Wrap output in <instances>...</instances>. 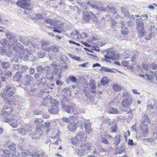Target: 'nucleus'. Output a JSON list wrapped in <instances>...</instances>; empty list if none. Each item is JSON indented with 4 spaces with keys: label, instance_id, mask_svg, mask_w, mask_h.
<instances>
[{
    "label": "nucleus",
    "instance_id": "0e129e2a",
    "mask_svg": "<svg viewBox=\"0 0 157 157\" xmlns=\"http://www.w3.org/2000/svg\"><path fill=\"white\" fill-rule=\"evenodd\" d=\"M86 63H84L79 65V67H86Z\"/></svg>",
    "mask_w": 157,
    "mask_h": 157
},
{
    "label": "nucleus",
    "instance_id": "9b49d317",
    "mask_svg": "<svg viewBox=\"0 0 157 157\" xmlns=\"http://www.w3.org/2000/svg\"><path fill=\"white\" fill-rule=\"evenodd\" d=\"M45 21L48 23L50 24V25L54 26V28H60L58 27V23L60 21H55V20H52L51 19H48L45 20Z\"/></svg>",
    "mask_w": 157,
    "mask_h": 157
},
{
    "label": "nucleus",
    "instance_id": "72a5a7b5",
    "mask_svg": "<svg viewBox=\"0 0 157 157\" xmlns=\"http://www.w3.org/2000/svg\"><path fill=\"white\" fill-rule=\"evenodd\" d=\"M112 133L116 132L117 130V128L116 125H114L112 126L111 128Z\"/></svg>",
    "mask_w": 157,
    "mask_h": 157
},
{
    "label": "nucleus",
    "instance_id": "f257e3e1",
    "mask_svg": "<svg viewBox=\"0 0 157 157\" xmlns=\"http://www.w3.org/2000/svg\"><path fill=\"white\" fill-rule=\"evenodd\" d=\"M13 111L12 107L10 106H4L2 111V115L3 116L2 121L6 122H8L12 127L16 128L18 126V121L15 119V118H7L6 117L10 115Z\"/></svg>",
    "mask_w": 157,
    "mask_h": 157
},
{
    "label": "nucleus",
    "instance_id": "ea45409f",
    "mask_svg": "<svg viewBox=\"0 0 157 157\" xmlns=\"http://www.w3.org/2000/svg\"><path fill=\"white\" fill-rule=\"evenodd\" d=\"M136 56H134L133 57H132L131 58V61L134 63H133L132 64V66H133L134 65L136 64Z\"/></svg>",
    "mask_w": 157,
    "mask_h": 157
},
{
    "label": "nucleus",
    "instance_id": "20e7f679",
    "mask_svg": "<svg viewBox=\"0 0 157 157\" xmlns=\"http://www.w3.org/2000/svg\"><path fill=\"white\" fill-rule=\"evenodd\" d=\"M91 147V144L89 143H81L76 151L78 155L82 156L86 152L90 150Z\"/></svg>",
    "mask_w": 157,
    "mask_h": 157
},
{
    "label": "nucleus",
    "instance_id": "cd10ccee",
    "mask_svg": "<svg viewBox=\"0 0 157 157\" xmlns=\"http://www.w3.org/2000/svg\"><path fill=\"white\" fill-rule=\"evenodd\" d=\"M144 120L143 121V123H145L146 122L150 123V121L149 118L148 117L147 115L145 114L144 115Z\"/></svg>",
    "mask_w": 157,
    "mask_h": 157
},
{
    "label": "nucleus",
    "instance_id": "39448f33",
    "mask_svg": "<svg viewBox=\"0 0 157 157\" xmlns=\"http://www.w3.org/2000/svg\"><path fill=\"white\" fill-rule=\"evenodd\" d=\"M136 30L138 33L139 36L141 37L145 33L144 24L141 21L140 18L137 19L136 21Z\"/></svg>",
    "mask_w": 157,
    "mask_h": 157
},
{
    "label": "nucleus",
    "instance_id": "1a4fd4ad",
    "mask_svg": "<svg viewBox=\"0 0 157 157\" xmlns=\"http://www.w3.org/2000/svg\"><path fill=\"white\" fill-rule=\"evenodd\" d=\"M83 19L86 21H89L92 18L94 20H97L95 15L92 13L86 12L84 13L83 15Z\"/></svg>",
    "mask_w": 157,
    "mask_h": 157
},
{
    "label": "nucleus",
    "instance_id": "f704fd0d",
    "mask_svg": "<svg viewBox=\"0 0 157 157\" xmlns=\"http://www.w3.org/2000/svg\"><path fill=\"white\" fill-rule=\"evenodd\" d=\"M148 17V15L147 14L142 15L141 16V18H140V20H141L142 21H145L147 20Z\"/></svg>",
    "mask_w": 157,
    "mask_h": 157
},
{
    "label": "nucleus",
    "instance_id": "a18cd8bd",
    "mask_svg": "<svg viewBox=\"0 0 157 157\" xmlns=\"http://www.w3.org/2000/svg\"><path fill=\"white\" fill-rule=\"evenodd\" d=\"M102 142L105 144H109V142L108 140L105 138H102Z\"/></svg>",
    "mask_w": 157,
    "mask_h": 157
},
{
    "label": "nucleus",
    "instance_id": "3c124183",
    "mask_svg": "<svg viewBox=\"0 0 157 157\" xmlns=\"http://www.w3.org/2000/svg\"><path fill=\"white\" fill-rule=\"evenodd\" d=\"M56 84L57 85H61L63 84V82L59 80H57L56 81Z\"/></svg>",
    "mask_w": 157,
    "mask_h": 157
},
{
    "label": "nucleus",
    "instance_id": "6e6552de",
    "mask_svg": "<svg viewBox=\"0 0 157 157\" xmlns=\"http://www.w3.org/2000/svg\"><path fill=\"white\" fill-rule=\"evenodd\" d=\"M132 102V99L129 98L124 99L121 102V105L124 108H128L131 105Z\"/></svg>",
    "mask_w": 157,
    "mask_h": 157
},
{
    "label": "nucleus",
    "instance_id": "6ab92c4d",
    "mask_svg": "<svg viewBox=\"0 0 157 157\" xmlns=\"http://www.w3.org/2000/svg\"><path fill=\"white\" fill-rule=\"evenodd\" d=\"M63 107L65 111L67 113H72L75 114H76L75 113H74V109L71 106L67 107V106H65Z\"/></svg>",
    "mask_w": 157,
    "mask_h": 157
},
{
    "label": "nucleus",
    "instance_id": "2eb2a0df",
    "mask_svg": "<svg viewBox=\"0 0 157 157\" xmlns=\"http://www.w3.org/2000/svg\"><path fill=\"white\" fill-rule=\"evenodd\" d=\"M121 32L122 34L124 35H127L128 33V30L127 27L123 22L121 24Z\"/></svg>",
    "mask_w": 157,
    "mask_h": 157
},
{
    "label": "nucleus",
    "instance_id": "ddd939ff",
    "mask_svg": "<svg viewBox=\"0 0 157 157\" xmlns=\"http://www.w3.org/2000/svg\"><path fill=\"white\" fill-rule=\"evenodd\" d=\"M89 86L90 88V92L92 94L95 93L96 91V86L94 81L93 80H90Z\"/></svg>",
    "mask_w": 157,
    "mask_h": 157
},
{
    "label": "nucleus",
    "instance_id": "473e14b6",
    "mask_svg": "<svg viewBox=\"0 0 157 157\" xmlns=\"http://www.w3.org/2000/svg\"><path fill=\"white\" fill-rule=\"evenodd\" d=\"M18 132L21 134H24L25 133V131L24 128H19L17 129Z\"/></svg>",
    "mask_w": 157,
    "mask_h": 157
},
{
    "label": "nucleus",
    "instance_id": "c756f323",
    "mask_svg": "<svg viewBox=\"0 0 157 157\" xmlns=\"http://www.w3.org/2000/svg\"><path fill=\"white\" fill-rule=\"evenodd\" d=\"M69 56L70 57H71L72 59L78 61H80L81 60V59L80 57H78V56H73V55L71 54H69Z\"/></svg>",
    "mask_w": 157,
    "mask_h": 157
},
{
    "label": "nucleus",
    "instance_id": "412c9836",
    "mask_svg": "<svg viewBox=\"0 0 157 157\" xmlns=\"http://www.w3.org/2000/svg\"><path fill=\"white\" fill-rule=\"evenodd\" d=\"M25 82L26 85H28L30 84L31 81L33 79V78L30 75H27L25 76Z\"/></svg>",
    "mask_w": 157,
    "mask_h": 157
},
{
    "label": "nucleus",
    "instance_id": "5701e85b",
    "mask_svg": "<svg viewBox=\"0 0 157 157\" xmlns=\"http://www.w3.org/2000/svg\"><path fill=\"white\" fill-rule=\"evenodd\" d=\"M8 148L10 149L12 151H13V152H15L16 153V144L14 143H13L10 144V145H9L8 146ZM16 153H15V154L16 155H15V156H16Z\"/></svg>",
    "mask_w": 157,
    "mask_h": 157
},
{
    "label": "nucleus",
    "instance_id": "c9c22d12",
    "mask_svg": "<svg viewBox=\"0 0 157 157\" xmlns=\"http://www.w3.org/2000/svg\"><path fill=\"white\" fill-rule=\"evenodd\" d=\"M2 67L4 68H7L9 67V63L7 62H3L2 64Z\"/></svg>",
    "mask_w": 157,
    "mask_h": 157
},
{
    "label": "nucleus",
    "instance_id": "49530a36",
    "mask_svg": "<svg viewBox=\"0 0 157 157\" xmlns=\"http://www.w3.org/2000/svg\"><path fill=\"white\" fill-rule=\"evenodd\" d=\"M144 126L145 127V129L144 130V129H142V131H143L144 132L146 133H148L149 130L148 128L147 127V125L144 124Z\"/></svg>",
    "mask_w": 157,
    "mask_h": 157
},
{
    "label": "nucleus",
    "instance_id": "bf43d9fd",
    "mask_svg": "<svg viewBox=\"0 0 157 157\" xmlns=\"http://www.w3.org/2000/svg\"><path fill=\"white\" fill-rule=\"evenodd\" d=\"M132 91L133 92L136 94H140V93L138 92L137 90L136 89L132 90Z\"/></svg>",
    "mask_w": 157,
    "mask_h": 157
},
{
    "label": "nucleus",
    "instance_id": "13d9d810",
    "mask_svg": "<svg viewBox=\"0 0 157 157\" xmlns=\"http://www.w3.org/2000/svg\"><path fill=\"white\" fill-rule=\"evenodd\" d=\"M142 67L143 68H144V69H145L146 70H147L148 69V65H143L142 66Z\"/></svg>",
    "mask_w": 157,
    "mask_h": 157
},
{
    "label": "nucleus",
    "instance_id": "c85d7f7f",
    "mask_svg": "<svg viewBox=\"0 0 157 157\" xmlns=\"http://www.w3.org/2000/svg\"><path fill=\"white\" fill-rule=\"evenodd\" d=\"M69 79L73 82H76L77 81V79L73 75H70L68 77Z\"/></svg>",
    "mask_w": 157,
    "mask_h": 157
},
{
    "label": "nucleus",
    "instance_id": "8fccbe9b",
    "mask_svg": "<svg viewBox=\"0 0 157 157\" xmlns=\"http://www.w3.org/2000/svg\"><path fill=\"white\" fill-rule=\"evenodd\" d=\"M69 43H70V44H75L76 45H77V46H79L80 44H78V43H77L74 41H73L72 40H69Z\"/></svg>",
    "mask_w": 157,
    "mask_h": 157
},
{
    "label": "nucleus",
    "instance_id": "37998d69",
    "mask_svg": "<svg viewBox=\"0 0 157 157\" xmlns=\"http://www.w3.org/2000/svg\"><path fill=\"white\" fill-rule=\"evenodd\" d=\"M116 24L117 23L114 19H112L111 20V25L112 26H115L116 25Z\"/></svg>",
    "mask_w": 157,
    "mask_h": 157
},
{
    "label": "nucleus",
    "instance_id": "f03ea898",
    "mask_svg": "<svg viewBox=\"0 0 157 157\" xmlns=\"http://www.w3.org/2000/svg\"><path fill=\"white\" fill-rule=\"evenodd\" d=\"M14 88L9 86H6L2 94V97L6 102L10 105H12L16 101L14 94Z\"/></svg>",
    "mask_w": 157,
    "mask_h": 157
},
{
    "label": "nucleus",
    "instance_id": "9d476101",
    "mask_svg": "<svg viewBox=\"0 0 157 157\" xmlns=\"http://www.w3.org/2000/svg\"><path fill=\"white\" fill-rule=\"evenodd\" d=\"M148 73V74H147L145 75L147 80L152 81L155 77L156 79H157V71H154L150 70Z\"/></svg>",
    "mask_w": 157,
    "mask_h": 157
},
{
    "label": "nucleus",
    "instance_id": "774afa93",
    "mask_svg": "<svg viewBox=\"0 0 157 157\" xmlns=\"http://www.w3.org/2000/svg\"><path fill=\"white\" fill-rule=\"evenodd\" d=\"M6 36L8 38H11V36H10V34L9 33L6 34Z\"/></svg>",
    "mask_w": 157,
    "mask_h": 157
},
{
    "label": "nucleus",
    "instance_id": "423d86ee",
    "mask_svg": "<svg viewBox=\"0 0 157 157\" xmlns=\"http://www.w3.org/2000/svg\"><path fill=\"white\" fill-rule=\"evenodd\" d=\"M16 4L23 9L28 10H31V0H18Z\"/></svg>",
    "mask_w": 157,
    "mask_h": 157
},
{
    "label": "nucleus",
    "instance_id": "4468645a",
    "mask_svg": "<svg viewBox=\"0 0 157 157\" xmlns=\"http://www.w3.org/2000/svg\"><path fill=\"white\" fill-rule=\"evenodd\" d=\"M77 125L75 123H71L69 124L67 126L68 130L71 132H74L76 131Z\"/></svg>",
    "mask_w": 157,
    "mask_h": 157
},
{
    "label": "nucleus",
    "instance_id": "2f4dec72",
    "mask_svg": "<svg viewBox=\"0 0 157 157\" xmlns=\"http://www.w3.org/2000/svg\"><path fill=\"white\" fill-rule=\"evenodd\" d=\"M50 48L51 50L54 53H57L59 52L58 48L56 46H52Z\"/></svg>",
    "mask_w": 157,
    "mask_h": 157
},
{
    "label": "nucleus",
    "instance_id": "680f3d73",
    "mask_svg": "<svg viewBox=\"0 0 157 157\" xmlns=\"http://www.w3.org/2000/svg\"><path fill=\"white\" fill-rule=\"evenodd\" d=\"M94 50L97 52H99L100 51L99 48L97 46L94 47Z\"/></svg>",
    "mask_w": 157,
    "mask_h": 157
},
{
    "label": "nucleus",
    "instance_id": "69168bd1",
    "mask_svg": "<svg viewBox=\"0 0 157 157\" xmlns=\"http://www.w3.org/2000/svg\"><path fill=\"white\" fill-rule=\"evenodd\" d=\"M51 103H58V102L55 100L52 99L51 100Z\"/></svg>",
    "mask_w": 157,
    "mask_h": 157
},
{
    "label": "nucleus",
    "instance_id": "b1692460",
    "mask_svg": "<svg viewBox=\"0 0 157 157\" xmlns=\"http://www.w3.org/2000/svg\"><path fill=\"white\" fill-rule=\"evenodd\" d=\"M121 136L120 135H117L114 140V144L116 145H118L121 142Z\"/></svg>",
    "mask_w": 157,
    "mask_h": 157
},
{
    "label": "nucleus",
    "instance_id": "f8f14e48",
    "mask_svg": "<svg viewBox=\"0 0 157 157\" xmlns=\"http://www.w3.org/2000/svg\"><path fill=\"white\" fill-rule=\"evenodd\" d=\"M41 47L45 51L49 52L51 51L49 44L48 42L42 41Z\"/></svg>",
    "mask_w": 157,
    "mask_h": 157
},
{
    "label": "nucleus",
    "instance_id": "4be33fe9",
    "mask_svg": "<svg viewBox=\"0 0 157 157\" xmlns=\"http://www.w3.org/2000/svg\"><path fill=\"white\" fill-rule=\"evenodd\" d=\"M85 129L86 133L89 134L92 131L90 124L87 123L85 124Z\"/></svg>",
    "mask_w": 157,
    "mask_h": 157
},
{
    "label": "nucleus",
    "instance_id": "393cba45",
    "mask_svg": "<svg viewBox=\"0 0 157 157\" xmlns=\"http://www.w3.org/2000/svg\"><path fill=\"white\" fill-rule=\"evenodd\" d=\"M109 113L110 114H118L119 113V111L117 109L112 108L109 109Z\"/></svg>",
    "mask_w": 157,
    "mask_h": 157
},
{
    "label": "nucleus",
    "instance_id": "09e8293b",
    "mask_svg": "<svg viewBox=\"0 0 157 157\" xmlns=\"http://www.w3.org/2000/svg\"><path fill=\"white\" fill-rule=\"evenodd\" d=\"M81 43L82 44L84 45L85 46H86L87 47H91V45L89 44L87 42H84L83 41H81Z\"/></svg>",
    "mask_w": 157,
    "mask_h": 157
},
{
    "label": "nucleus",
    "instance_id": "c03bdc74",
    "mask_svg": "<svg viewBox=\"0 0 157 157\" xmlns=\"http://www.w3.org/2000/svg\"><path fill=\"white\" fill-rule=\"evenodd\" d=\"M62 120L64 121L67 123H69L71 122L69 118H66V117H63Z\"/></svg>",
    "mask_w": 157,
    "mask_h": 157
},
{
    "label": "nucleus",
    "instance_id": "0eeeda50",
    "mask_svg": "<svg viewBox=\"0 0 157 157\" xmlns=\"http://www.w3.org/2000/svg\"><path fill=\"white\" fill-rule=\"evenodd\" d=\"M107 54L109 56L112 57L113 59L117 60L119 57V55L112 48H109L108 49L107 51Z\"/></svg>",
    "mask_w": 157,
    "mask_h": 157
},
{
    "label": "nucleus",
    "instance_id": "a211bd4d",
    "mask_svg": "<svg viewBox=\"0 0 157 157\" xmlns=\"http://www.w3.org/2000/svg\"><path fill=\"white\" fill-rule=\"evenodd\" d=\"M12 152L7 149H4L2 153L1 157H10Z\"/></svg>",
    "mask_w": 157,
    "mask_h": 157
},
{
    "label": "nucleus",
    "instance_id": "5fc2aeb1",
    "mask_svg": "<svg viewBox=\"0 0 157 157\" xmlns=\"http://www.w3.org/2000/svg\"><path fill=\"white\" fill-rule=\"evenodd\" d=\"M154 108V106H152L151 105H149L147 106V110H150L151 109H153Z\"/></svg>",
    "mask_w": 157,
    "mask_h": 157
},
{
    "label": "nucleus",
    "instance_id": "dca6fc26",
    "mask_svg": "<svg viewBox=\"0 0 157 157\" xmlns=\"http://www.w3.org/2000/svg\"><path fill=\"white\" fill-rule=\"evenodd\" d=\"M22 78V75L20 72H17L16 73L15 75L13 78V79L14 81L16 82H19L20 80Z\"/></svg>",
    "mask_w": 157,
    "mask_h": 157
},
{
    "label": "nucleus",
    "instance_id": "79ce46f5",
    "mask_svg": "<svg viewBox=\"0 0 157 157\" xmlns=\"http://www.w3.org/2000/svg\"><path fill=\"white\" fill-rule=\"evenodd\" d=\"M51 124L50 121H47L44 123V125L47 128H49Z\"/></svg>",
    "mask_w": 157,
    "mask_h": 157
},
{
    "label": "nucleus",
    "instance_id": "4c0bfd02",
    "mask_svg": "<svg viewBox=\"0 0 157 157\" xmlns=\"http://www.w3.org/2000/svg\"><path fill=\"white\" fill-rule=\"evenodd\" d=\"M28 69L27 67L26 66H23L21 68V73H24Z\"/></svg>",
    "mask_w": 157,
    "mask_h": 157
},
{
    "label": "nucleus",
    "instance_id": "6e6d98bb",
    "mask_svg": "<svg viewBox=\"0 0 157 157\" xmlns=\"http://www.w3.org/2000/svg\"><path fill=\"white\" fill-rule=\"evenodd\" d=\"M29 73L31 75H33L34 73V69L31 68L30 69Z\"/></svg>",
    "mask_w": 157,
    "mask_h": 157
},
{
    "label": "nucleus",
    "instance_id": "58836bf2",
    "mask_svg": "<svg viewBox=\"0 0 157 157\" xmlns=\"http://www.w3.org/2000/svg\"><path fill=\"white\" fill-rule=\"evenodd\" d=\"M104 57L105 58V60L107 62H110V59H113L112 58V57L110 56H109L106 55H105Z\"/></svg>",
    "mask_w": 157,
    "mask_h": 157
},
{
    "label": "nucleus",
    "instance_id": "a878e982",
    "mask_svg": "<svg viewBox=\"0 0 157 157\" xmlns=\"http://www.w3.org/2000/svg\"><path fill=\"white\" fill-rule=\"evenodd\" d=\"M113 87L116 91L119 92L121 90V86L116 84H114L113 85Z\"/></svg>",
    "mask_w": 157,
    "mask_h": 157
},
{
    "label": "nucleus",
    "instance_id": "864d4df0",
    "mask_svg": "<svg viewBox=\"0 0 157 157\" xmlns=\"http://www.w3.org/2000/svg\"><path fill=\"white\" fill-rule=\"evenodd\" d=\"M36 17L37 19H41L43 18L42 16L40 14H37L36 15Z\"/></svg>",
    "mask_w": 157,
    "mask_h": 157
},
{
    "label": "nucleus",
    "instance_id": "603ef678",
    "mask_svg": "<svg viewBox=\"0 0 157 157\" xmlns=\"http://www.w3.org/2000/svg\"><path fill=\"white\" fill-rule=\"evenodd\" d=\"M128 144L129 145H132L133 144V140L131 139L129 140Z\"/></svg>",
    "mask_w": 157,
    "mask_h": 157
},
{
    "label": "nucleus",
    "instance_id": "7ed1b4c3",
    "mask_svg": "<svg viewBox=\"0 0 157 157\" xmlns=\"http://www.w3.org/2000/svg\"><path fill=\"white\" fill-rule=\"evenodd\" d=\"M86 137L87 136L84 132H79L77 133L75 136L71 138V141L73 145L77 146L80 143L85 141Z\"/></svg>",
    "mask_w": 157,
    "mask_h": 157
},
{
    "label": "nucleus",
    "instance_id": "4d7b16f0",
    "mask_svg": "<svg viewBox=\"0 0 157 157\" xmlns=\"http://www.w3.org/2000/svg\"><path fill=\"white\" fill-rule=\"evenodd\" d=\"M100 65L99 63H96L95 64H93L92 67H100Z\"/></svg>",
    "mask_w": 157,
    "mask_h": 157
},
{
    "label": "nucleus",
    "instance_id": "bb28decb",
    "mask_svg": "<svg viewBox=\"0 0 157 157\" xmlns=\"http://www.w3.org/2000/svg\"><path fill=\"white\" fill-rule=\"evenodd\" d=\"M109 82L108 78L105 77H103L101 80V83L102 85H105Z\"/></svg>",
    "mask_w": 157,
    "mask_h": 157
},
{
    "label": "nucleus",
    "instance_id": "e2e57ef3",
    "mask_svg": "<svg viewBox=\"0 0 157 157\" xmlns=\"http://www.w3.org/2000/svg\"><path fill=\"white\" fill-rule=\"evenodd\" d=\"M53 32H56L58 33H60L61 31L57 29H54L53 30Z\"/></svg>",
    "mask_w": 157,
    "mask_h": 157
},
{
    "label": "nucleus",
    "instance_id": "052dcab7",
    "mask_svg": "<svg viewBox=\"0 0 157 157\" xmlns=\"http://www.w3.org/2000/svg\"><path fill=\"white\" fill-rule=\"evenodd\" d=\"M60 135V133L59 132H58L55 135V136H54V138H58L59 137Z\"/></svg>",
    "mask_w": 157,
    "mask_h": 157
},
{
    "label": "nucleus",
    "instance_id": "338daca9",
    "mask_svg": "<svg viewBox=\"0 0 157 157\" xmlns=\"http://www.w3.org/2000/svg\"><path fill=\"white\" fill-rule=\"evenodd\" d=\"M148 7L150 9H154V7L153 6H152V5H150L149 6H148Z\"/></svg>",
    "mask_w": 157,
    "mask_h": 157
},
{
    "label": "nucleus",
    "instance_id": "e433bc0d",
    "mask_svg": "<svg viewBox=\"0 0 157 157\" xmlns=\"http://www.w3.org/2000/svg\"><path fill=\"white\" fill-rule=\"evenodd\" d=\"M150 67L153 70L157 69V65L156 64L153 63L151 64L150 65Z\"/></svg>",
    "mask_w": 157,
    "mask_h": 157
},
{
    "label": "nucleus",
    "instance_id": "f3484780",
    "mask_svg": "<svg viewBox=\"0 0 157 157\" xmlns=\"http://www.w3.org/2000/svg\"><path fill=\"white\" fill-rule=\"evenodd\" d=\"M122 64L123 66L124 67L127 66L128 67V68L129 70H133L134 69V66H132V64L130 65H128L129 63L128 61L125 60L122 61Z\"/></svg>",
    "mask_w": 157,
    "mask_h": 157
},
{
    "label": "nucleus",
    "instance_id": "a19ab883",
    "mask_svg": "<svg viewBox=\"0 0 157 157\" xmlns=\"http://www.w3.org/2000/svg\"><path fill=\"white\" fill-rule=\"evenodd\" d=\"M113 69H109L108 67H105L104 68V70L106 72H114L112 70Z\"/></svg>",
    "mask_w": 157,
    "mask_h": 157
},
{
    "label": "nucleus",
    "instance_id": "7c9ffc66",
    "mask_svg": "<svg viewBox=\"0 0 157 157\" xmlns=\"http://www.w3.org/2000/svg\"><path fill=\"white\" fill-rule=\"evenodd\" d=\"M43 121L42 118H36L35 119L34 122L36 124H40L43 123Z\"/></svg>",
    "mask_w": 157,
    "mask_h": 157
},
{
    "label": "nucleus",
    "instance_id": "aec40b11",
    "mask_svg": "<svg viewBox=\"0 0 157 157\" xmlns=\"http://www.w3.org/2000/svg\"><path fill=\"white\" fill-rule=\"evenodd\" d=\"M5 77H1L2 81H4L5 80V78H7L10 77L12 75V73L11 72L8 71H5Z\"/></svg>",
    "mask_w": 157,
    "mask_h": 157
},
{
    "label": "nucleus",
    "instance_id": "de8ad7c7",
    "mask_svg": "<svg viewBox=\"0 0 157 157\" xmlns=\"http://www.w3.org/2000/svg\"><path fill=\"white\" fill-rule=\"evenodd\" d=\"M40 155L37 152H34L32 155V157H40Z\"/></svg>",
    "mask_w": 157,
    "mask_h": 157
}]
</instances>
